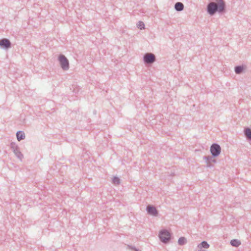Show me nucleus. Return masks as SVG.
Listing matches in <instances>:
<instances>
[{
  "instance_id": "14",
  "label": "nucleus",
  "mask_w": 251,
  "mask_h": 251,
  "mask_svg": "<svg viewBox=\"0 0 251 251\" xmlns=\"http://www.w3.org/2000/svg\"><path fill=\"white\" fill-rule=\"evenodd\" d=\"M230 244L233 247H237L241 244V242L237 239H233L230 241Z\"/></svg>"
},
{
  "instance_id": "12",
  "label": "nucleus",
  "mask_w": 251,
  "mask_h": 251,
  "mask_svg": "<svg viewBox=\"0 0 251 251\" xmlns=\"http://www.w3.org/2000/svg\"><path fill=\"white\" fill-rule=\"evenodd\" d=\"M244 67L243 66H237L234 68V71L236 74H241L244 70Z\"/></svg>"
},
{
  "instance_id": "4",
  "label": "nucleus",
  "mask_w": 251,
  "mask_h": 251,
  "mask_svg": "<svg viewBox=\"0 0 251 251\" xmlns=\"http://www.w3.org/2000/svg\"><path fill=\"white\" fill-rule=\"evenodd\" d=\"M10 148L16 157L21 161H22L24 157V155L20 151L19 147L15 143L12 142L10 144Z\"/></svg>"
},
{
  "instance_id": "17",
  "label": "nucleus",
  "mask_w": 251,
  "mask_h": 251,
  "mask_svg": "<svg viewBox=\"0 0 251 251\" xmlns=\"http://www.w3.org/2000/svg\"><path fill=\"white\" fill-rule=\"evenodd\" d=\"M137 27L140 29L145 28V24L143 22L139 21L137 24Z\"/></svg>"
},
{
  "instance_id": "16",
  "label": "nucleus",
  "mask_w": 251,
  "mask_h": 251,
  "mask_svg": "<svg viewBox=\"0 0 251 251\" xmlns=\"http://www.w3.org/2000/svg\"><path fill=\"white\" fill-rule=\"evenodd\" d=\"M187 240L184 237H181L178 239V244L179 245H183L186 243Z\"/></svg>"
},
{
  "instance_id": "2",
  "label": "nucleus",
  "mask_w": 251,
  "mask_h": 251,
  "mask_svg": "<svg viewBox=\"0 0 251 251\" xmlns=\"http://www.w3.org/2000/svg\"><path fill=\"white\" fill-rule=\"evenodd\" d=\"M58 61L61 68L63 70L67 71L69 69V61L65 55L60 54L58 57Z\"/></svg>"
},
{
  "instance_id": "15",
  "label": "nucleus",
  "mask_w": 251,
  "mask_h": 251,
  "mask_svg": "<svg viewBox=\"0 0 251 251\" xmlns=\"http://www.w3.org/2000/svg\"><path fill=\"white\" fill-rule=\"evenodd\" d=\"M199 248H203L207 249L209 247V245L206 241H202L200 244L198 245Z\"/></svg>"
},
{
  "instance_id": "19",
  "label": "nucleus",
  "mask_w": 251,
  "mask_h": 251,
  "mask_svg": "<svg viewBox=\"0 0 251 251\" xmlns=\"http://www.w3.org/2000/svg\"><path fill=\"white\" fill-rule=\"evenodd\" d=\"M128 247L132 250H134L135 251H139V250L137 249L135 247H132L129 245L128 246Z\"/></svg>"
},
{
  "instance_id": "5",
  "label": "nucleus",
  "mask_w": 251,
  "mask_h": 251,
  "mask_svg": "<svg viewBox=\"0 0 251 251\" xmlns=\"http://www.w3.org/2000/svg\"><path fill=\"white\" fill-rule=\"evenodd\" d=\"M143 61L145 64H151L155 61V56L152 53H146L144 55Z\"/></svg>"
},
{
  "instance_id": "1",
  "label": "nucleus",
  "mask_w": 251,
  "mask_h": 251,
  "mask_svg": "<svg viewBox=\"0 0 251 251\" xmlns=\"http://www.w3.org/2000/svg\"><path fill=\"white\" fill-rule=\"evenodd\" d=\"M225 10L226 3L224 0H216V2H210L207 5V12L211 16L216 12L223 13Z\"/></svg>"
},
{
  "instance_id": "18",
  "label": "nucleus",
  "mask_w": 251,
  "mask_h": 251,
  "mask_svg": "<svg viewBox=\"0 0 251 251\" xmlns=\"http://www.w3.org/2000/svg\"><path fill=\"white\" fill-rule=\"evenodd\" d=\"M113 183L115 184H119L120 183V179L116 176H114L113 178Z\"/></svg>"
},
{
  "instance_id": "10",
  "label": "nucleus",
  "mask_w": 251,
  "mask_h": 251,
  "mask_svg": "<svg viewBox=\"0 0 251 251\" xmlns=\"http://www.w3.org/2000/svg\"><path fill=\"white\" fill-rule=\"evenodd\" d=\"M175 9L177 11H181L184 9V5L181 2H177L175 4Z\"/></svg>"
},
{
  "instance_id": "3",
  "label": "nucleus",
  "mask_w": 251,
  "mask_h": 251,
  "mask_svg": "<svg viewBox=\"0 0 251 251\" xmlns=\"http://www.w3.org/2000/svg\"><path fill=\"white\" fill-rule=\"evenodd\" d=\"M159 237L164 243H167L171 239L170 233L167 230H163L160 232Z\"/></svg>"
},
{
  "instance_id": "9",
  "label": "nucleus",
  "mask_w": 251,
  "mask_h": 251,
  "mask_svg": "<svg viewBox=\"0 0 251 251\" xmlns=\"http://www.w3.org/2000/svg\"><path fill=\"white\" fill-rule=\"evenodd\" d=\"M214 156H204L203 158L207 163V167H211L212 166V163H215L216 160L214 158Z\"/></svg>"
},
{
  "instance_id": "7",
  "label": "nucleus",
  "mask_w": 251,
  "mask_h": 251,
  "mask_svg": "<svg viewBox=\"0 0 251 251\" xmlns=\"http://www.w3.org/2000/svg\"><path fill=\"white\" fill-rule=\"evenodd\" d=\"M0 47L4 49L10 48L11 47V42L8 39H2L0 40Z\"/></svg>"
},
{
  "instance_id": "8",
  "label": "nucleus",
  "mask_w": 251,
  "mask_h": 251,
  "mask_svg": "<svg viewBox=\"0 0 251 251\" xmlns=\"http://www.w3.org/2000/svg\"><path fill=\"white\" fill-rule=\"evenodd\" d=\"M146 210L149 214L154 216H157L158 214L156 208L153 205H148L146 208Z\"/></svg>"
},
{
  "instance_id": "13",
  "label": "nucleus",
  "mask_w": 251,
  "mask_h": 251,
  "mask_svg": "<svg viewBox=\"0 0 251 251\" xmlns=\"http://www.w3.org/2000/svg\"><path fill=\"white\" fill-rule=\"evenodd\" d=\"M244 133L246 138L248 140H251V129L249 128H246L244 131Z\"/></svg>"
},
{
  "instance_id": "6",
  "label": "nucleus",
  "mask_w": 251,
  "mask_h": 251,
  "mask_svg": "<svg viewBox=\"0 0 251 251\" xmlns=\"http://www.w3.org/2000/svg\"><path fill=\"white\" fill-rule=\"evenodd\" d=\"M221 148L220 146L217 143H213L210 147V152L214 157L218 156L221 153Z\"/></svg>"
},
{
  "instance_id": "11",
  "label": "nucleus",
  "mask_w": 251,
  "mask_h": 251,
  "mask_svg": "<svg viewBox=\"0 0 251 251\" xmlns=\"http://www.w3.org/2000/svg\"><path fill=\"white\" fill-rule=\"evenodd\" d=\"M17 139L19 141L24 140L25 136V134L23 131H18L16 133Z\"/></svg>"
}]
</instances>
